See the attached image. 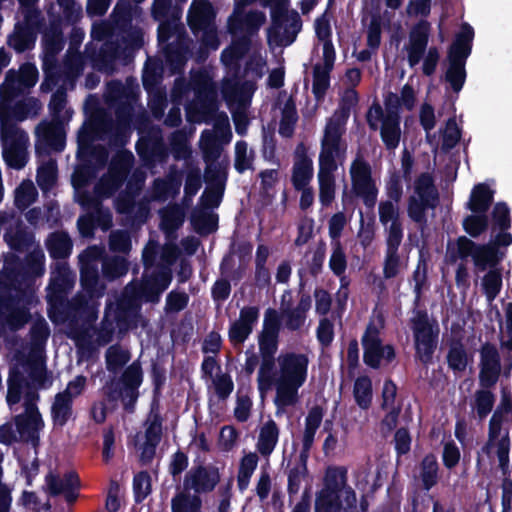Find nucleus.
Instances as JSON below:
<instances>
[{
  "instance_id": "nucleus-60",
  "label": "nucleus",
  "mask_w": 512,
  "mask_h": 512,
  "mask_svg": "<svg viewBox=\"0 0 512 512\" xmlns=\"http://www.w3.org/2000/svg\"><path fill=\"white\" fill-rule=\"evenodd\" d=\"M247 49V41L244 39L242 42H234L229 48L222 52V61L226 66L233 65Z\"/></svg>"
},
{
  "instance_id": "nucleus-2",
  "label": "nucleus",
  "mask_w": 512,
  "mask_h": 512,
  "mask_svg": "<svg viewBox=\"0 0 512 512\" xmlns=\"http://www.w3.org/2000/svg\"><path fill=\"white\" fill-rule=\"evenodd\" d=\"M175 237L167 238V243L162 249L161 267L150 272L156 244L150 241L143 250V261L146 266V274L140 285L130 284L125 288L123 297L116 303H110L107 307L105 320L108 324V331L112 332L116 326L121 330L127 326L131 317L137 313L141 301H157L159 295L171 283V265L178 257V249L173 242Z\"/></svg>"
},
{
  "instance_id": "nucleus-51",
  "label": "nucleus",
  "mask_w": 512,
  "mask_h": 512,
  "mask_svg": "<svg viewBox=\"0 0 512 512\" xmlns=\"http://www.w3.org/2000/svg\"><path fill=\"white\" fill-rule=\"evenodd\" d=\"M347 261L339 240L333 241L329 267L336 274L341 275L346 270Z\"/></svg>"
},
{
  "instance_id": "nucleus-16",
  "label": "nucleus",
  "mask_w": 512,
  "mask_h": 512,
  "mask_svg": "<svg viewBox=\"0 0 512 512\" xmlns=\"http://www.w3.org/2000/svg\"><path fill=\"white\" fill-rule=\"evenodd\" d=\"M132 155L122 152L111 163L108 175L103 177L96 186L98 197L110 196L122 183L131 165Z\"/></svg>"
},
{
  "instance_id": "nucleus-39",
  "label": "nucleus",
  "mask_w": 512,
  "mask_h": 512,
  "mask_svg": "<svg viewBox=\"0 0 512 512\" xmlns=\"http://www.w3.org/2000/svg\"><path fill=\"white\" fill-rule=\"evenodd\" d=\"M47 246L51 256L54 258H64L71 251L70 239L63 232L52 234L47 241Z\"/></svg>"
},
{
  "instance_id": "nucleus-53",
  "label": "nucleus",
  "mask_w": 512,
  "mask_h": 512,
  "mask_svg": "<svg viewBox=\"0 0 512 512\" xmlns=\"http://www.w3.org/2000/svg\"><path fill=\"white\" fill-rule=\"evenodd\" d=\"M127 264L123 257L107 259L103 263V274L109 279H114L127 272Z\"/></svg>"
},
{
  "instance_id": "nucleus-12",
  "label": "nucleus",
  "mask_w": 512,
  "mask_h": 512,
  "mask_svg": "<svg viewBox=\"0 0 512 512\" xmlns=\"http://www.w3.org/2000/svg\"><path fill=\"white\" fill-rule=\"evenodd\" d=\"M364 361L372 368H377L394 358V350L390 345H382L378 328L370 324L362 338Z\"/></svg>"
},
{
  "instance_id": "nucleus-1",
  "label": "nucleus",
  "mask_w": 512,
  "mask_h": 512,
  "mask_svg": "<svg viewBox=\"0 0 512 512\" xmlns=\"http://www.w3.org/2000/svg\"><path fill=\"white\" fill-rule=\"evenodd\" d=\"M279 330L277 311L266 310L258 339L261 362L257 384L262 397L274 388L273 403L278 417L285 414L288 407L299 402V389L307 381L310 363L308 354L295 351L281 352L275 359Z\"/></svg>"
},
{
  "instance_id": "nucleus-44",
  "label": "nucleus",
  "mask_w": 512,
  "mask_h": 512,
  "mask_svg": "<svg viewBox=\"0 0 512 512\" xmlns=\"http://www.w3.org/2000/svg\"><path fill=\"white\" fill-rule=\"evenodd\" d=\"M378 471L373 472L369 467L359 468L355 474V485L363 492L374 491L379 484L377 483Z\"/></svg>"
},
{
  "instance_id": "nucleus-64",
  "label": "nucleus",
  "mask_w": 512,
  "mask_h": 512,
  "mask_svg": "<svg viewBox=\"0 0 512 512\" xmlns=\"http://www.w3.org/2000/svg\"><path fill=\"white\" fill-rule=\"evenodd\" d=\"M449 366L457 371H462L467 365V356L460 346L453 347L448 355Z\"/></svg>"
},
{
  "instance_id": "nucleus-11",
  "label": "nucleus",
  "mask_w": 512,
  "mask_h": 512,
  "mask_svg": "<svg viewBox=\"0 0 512 512\" xmlns=\"http://www.w3.org/2000/svg\"><path fill=\"white\" fill-rule=\"evenodd\" d=\"M437 201V191L433 185L430 174L424 173L420 175L413 186V193L410 196L408 215L416 221L422 222L425 218V211L433 208Z\"/></svg>"
},
{
  "instance_id": "nucleus-25",
  "label": "nucleus",
  "mask_w": 512,
  "mask_h": 512,
  "mask_svg": "<svg viewBox=\"0 0 512 512\" xmlns=\"http://www.w3.org/2000/svg\"><path fill=\"white\" fill-rule=\"evenodd\" d=\"M259 316V310L256 307H244L240 311L238 320L230 327L229 337L234 344L243 343L253 330Z\"/></svg>"
},
{
  "instance_id": "nucleus-26",
  "label": "nucleus",
  "mask_w": 512,
  "mask_h": 512,
  "mask_svg": "<svg viewBox=\"0 0 512 512\" xmlns=\"http://www.w3.org/2000/svg\"><path fill=\"white\" fill-rule=\"evenodd\" d=\"M46 483L52 494L63 493L68 502H73L77 498L76 490L79 488L80 482L74 472L67 473L63 479L50 474L46 477Z\"/></svg>"
},
{
  "instance_id": "nucleus-33",
  "label": "nucleus",
  "mask_w": 512,
  "mask_h": 512,
  "mask_svg": "<svg viewBox=\"0 0 512 512\" xmlns=\"http://www.w3.org/2000/svg\"><path fill=\"white\" fill-rule=\"evenodd\" d=\"M323 410L316 406L310 409L305 419V429L303 432V453H307L314 442L315 434L322 422Z\"/></svg>"
},
{
  "instance_id": "nucleus-24",
  "label": "nucleus",
  "mask_w": 512,
  "mask_h": 512,
  "mask_svg": "<svg viewBox=\"0 0 512 512\" xmlns=\"http://www.w3.org/2000/svg\"><path fill=\"white\" fill-rule=\"evenodd\" d=\"M487 449L490 454H495L499 461V466L503 471L509 465L510 438L509 431L503 428L489 427V439Z\"/></svg>"
},
{
  "instance_id": "nucleus-27",
  "label": "nucleus",
  "mask_w": 512,
  "mask_h": 512,
  "mask_svg": "<svg viewBox=\"0 0 512 512\" xmlns=\"http://www.w3.org/2000/svg\"><path fill=\"white\" fill-rule=\"evenodd\" d=\"M161 421L158 415L151 414L147 420V427L145 431V441L140 445L141 458L144 461H150L155 453V448L161 438Z\"/></svg>"
},
{
  "instance_id": "nucleus-23",
  "label": "nucleus",
  "mask_w": 512,
  "mask_h": 512,
  "mask_svg": "<svg viewBox=\"0 0 512 512\" xmlns=\"http://www.w3.org/2000/svg\"><path fill=\"white\" fill-rule=\"evenodd\" d=\"M2 225L6 230L4 239L11 248L20 250L29 244L30 236L22 229L20 219L14 214L0 213V227Z\"/></svg>"
},
{
  "instance_id": "nucleus-49",
  "label": "nucleus",
  "mask_w": 512,
  "mask_h": 512,
  "mask_svg": "<svg viewBox=\"0 0 512 512\" xmlns=\"http://www.w3.org/2000/svg\"><path fill=\"white\" fill-rule=\"evenodd\" d=\"M438 465L435 456H426L421 465V479L426 489L435 485L437 480Z\"/></svg>"
},
{
  "instance_id": "nucleus-18",
  "label": "nucleus",
  "mask_w": 512,
  "mask_h": 512,
  "mask_svg": "<svg viewBox=\"0 0 512 512\" xmlns=\"http://www.w3.org/2000/svg\"><path fill=\"white\" fill-rule=\"evenodd\" d=\"M192 84L197 97L195 105H199V115L196 116V120H205L206 114L215 110L216 90L214 84L207 73L195 75Z\"/></svg>"
},
{
  "instance_id": "nucleus-20",
  "label": "nucleus",
  "mask_w": 512,
  "mask_h": 512,
  "mask_svg": "<svg viewBox=\"0 0 512 512\" xmlns=\"http://www.w3.org/2000/svg\"><path fill=\"white\" fill-rule=\"evenodd\" d=\"M429 31L430 25L426 21L419 22L410 31L409 42L405 49L411 67H414L420 62L428 44Z\"/></svg>"
},
{
  "instance_id": "nucleus-55",
  "label": "nucleus",
  "mask_w": 512,
  "mask_h": 512,
  "mask_svg": "<svg viewBox=\"0 0 512 512\" xmlns=\"http://www.w3.org/2000/svg\"><path fill=\"white\" fill-rule=\"evenodd\" d=\"M492 218L493 230H507L510 227V210L505 203L499 202L494 206Z\"/></svg>"
},
{
  "instance_id": "nucleus-48",
  "label": "nucleus",
  "mask_w": 512,
  "mask_h": 512,
  "mask_svg": "<svg viewBox=\"0 0 512 512\" xmlns=\"http://www.w3.org/2000/svg\"><path fill=\"white\" fill-rule=\"evenodd\" d=\"M56 181V163L49 160L38 168L37 183L44 191L49 190Z\"/></svg>"
},
{
  "instance_id": "nucleus-43",
  "label": "nucleus",
  "mask_w": 512,
  "mask_h": 512,
  "mask_svg": "<svg viewBox=\"0 0 512 512\" xmlns=\"http://www.w3.org/2000/svg\"><path fill=\"white\" fill-rule=\"evenodd\" d=\"M201 148L203 150L207 162H213L220 155V149L216 144L215 135L211 131H204L200 140ZM213 163H210L206 172V177L209 178Z\"/></svg>"
},
{
  "instance_id": "nucleus-19",
  "label": "nucleus",
  "mask_w": 512,
  "mask_h": 512,
  "mask_svg": "<svg viewBox=\"0 0 512 512\" xmlns=\"http://www.w3.org/2000/svg\"><path fill=\"white\" fill-rule=\"evenodd\" d=\"M479 381L483 387H492L496 384L500 374V359L496 348L484 345L481 349Z\"/></svg>"
},
{
  "instance_id": "nucleus-14",
  "label": "nucleus",
  "mask_w": 512,
  "mask_h": 512,
  "mask_svg": "<svg viewBox=\"0 0 512 512\" xmlns=\"http://www.w3.org/2000/svg\"><path fill=\"white\" fill-rule=\"evenodd\" d=\"M412 329L417 354L423 362H427L434 351L437 332L434 331L427 315L420 312L412 318Z\"/></svg>"
},
{
  "instance_id": "nucleus-40",
  "label": "nucleus",
  "mask_w": 512,
  "mask_h": 512,
  "mask_svg": "<svg viewBox=\"0 0 512 512\" xmlns=\"http://www.w3.org/2000/svg\"><path fill=\"white\" fill-rule=\"evenodd\" d=\"M95 254V250H88L85 254L80 256L81 262L84 258H89ZM81 281L87 292L93 295L96 292L95 285L98 281L97 270L90 265V263H82L81 267Z\"/></svg>"
},
{
  "instance_id": "nucleus-41",
  "label": "nucleus",
  "mask_w": 512,
  "mask_h": 512,
  "mask_svg": "<svg viewBox=\"0 0 512 512\" xmlns=\"http://www.w3.org/2000/svg\"><path fill=\"white\" fill-rule=\"evenodd\" d=\"M356 403L363 409H367L372 399V383L368 377L362 376L356 379L353 390Z\"/></svg>"
},
{
  "instance_id": "nucleus-32",
  "label": "nucleus",
  "mask_w": 512,
  "mask_h": 512,
  "mask_svg": "<svg viewBox=\"0 0 512 512\" xmlns=\"http://www.w3.org/2000/svg\"><path fill=\"white\" fill-rule=\"evenodd\" d=\"M171 512H202V499L185 489L179 490L171 499Z\"/></svg>"
},
{
  "instance_id": "nucleus-34",
  "label": "nucleus",
  "mask_w": 512,
  "mask_h": 512,
  "mask_svg": "<svg viewBox=\"0 0 512 512\" xmlns=\"http://www.w3.org/2000/svg\"><path fill=\"white\" fill-rule=\"evenodd\" d=\"M258 462L259 457L255 452L244 453L240 459L237 474V485L240 491H244L248 488L250 479L258 466Z\"/></svg>"
},
{
  "instance_id": "nucleus-7",
  "label": "nucleus",
  "mask_w": 512,
  "mask_h": 512,
  "mask_svg": "<svg viewBox=\"0 0 512 512\" xmlns=\"http://www.w3.org/2000/svg\"><path fill=\"white\" fill-rule=\"evenodd\" d=\"M473 37V28L468 24H463L449 52V68L446 79L455 92H459L465 82V59L471 52Z\"/></svg>"
},
{
  "instance_id": "nucleus-9",
  "label": "nucleus",
  "mask_w": 512,
  "mask_h": 512,
  "mask_svg": "<svg viewBox=\"0 0 512 512\" xmlns=\"http://www.w3.org/2000/svg\"><path fill=\"white\" fill-rule=\"evenodd\" d=\"M65 106V96L63 93H56L52 96L50 109L52 110L55 121L41 122L36 128L37 148H49L61 150L64 146V128L58 121L60 113Z\"/></svg>"
},
{
  "instance_id": "nucleus-56",
  "label": "nucleus",
  "mask_w": 512,
  "mask_h": 512,
  "mask_svg": "<svg viewBox=\"0 0 512 512\" xmlns=\"http://www.w3.org/2000/svg\"><path fill=\"white\" fill-rule=\"evenodd\" d=\"M133 490L136 501L144 500L151 493V478L145 473L141 472L134 477Z\"/></svg>"
},
{
  "instance_id": "nucleus-13",
  "label": "nucleus",
  "mask_w": 512,
  "mask_h": 512,
  "mask_svg": "<svg viewBox=\"0 0 512 512\" xmlns=\"http://www.w3.org/2000/svg\"><path fill=\"white\" fill-rule=\"evenodd\" d=\"M350 176L354 192L363 198L367 206H373L377 198V188L371 178L370 166L357 158L351 164Z\"/></svg>"
},
{
  "instance_id": "nucleus-58",
  "label": "nucleus",
  "mask_w": 512,
  "mask_h": 512,
  "mask_svg": "<svg viewBox=\"0 0 512 512\" xmlns=\"http://www.w3.org/2000/svg\"><path fill=\"white\" fill-rule=\"evenodd\" d=\"M464 228L468 234L473 237L480 235L483 231L486 230L488 222L487 217L482 215H470L468 216L464 222Z\"/></svg>"
},
{
  "instance_id": "nucleus-61",
  "label": "nucleus",
  "mask_w": 512,
  "mask_h": 512,
  "mask_svg": "<svg viewBox=\"0 0 512 512\" xmlns=\"http://www.w3.org/2000/svg\"><path fill=\"white\" fill-rule=\"evenodd\" d=\"M387 251H398L403 238L401 223L385 226Z\"/></svg>"
},
{
  "instance_id": "nucleus-46",
  "label": "nucleus",
  "mask_w": 512,
  "mask_h": 512,
  "mask_svg": "<svg viewBox=\"0 0 512 512\" xmlns=\"http://www.w3.org/2000/svg\"><path fill=\"white\" fill-rule=\"evenodd\" d=\"M37 197V190L32 181H23L15 190V204L19 209L31 205Z\"/></svg>"
},
{
  "instance_id": "nucleus-47",
  "label": "nucleus",
  "mask_w": 512,
  "mask_h": 512,
  "mask_svg": "<svg viewBox=\"0 0 512 512\" xmlns=\"http://www.w3.org/2000/svg\"><path fill=\"white\" fill-rule=\"evenodd\" d=\"M494 400V395L488 390H479L475 393L472 407L480 419L485 418L491 412Z\"/></svg>"
},
{
  "instance_id": "nucleus-38",
  "label": "nucleus",
  "mask_w": 512,
  "mask_h": 512,
  "mask_svg": "<svg viewBox=\"0 0 512 512\" xmlns=\"http://www.w3.org/2000/svg\"><path fill=\"white\" fill-rule=\"evenodd\" d=\"M171 7V0H155L153 5V16L160 21L158 28L159 40L166 41L169 38V25L165 22Z\"/></svg>"
},
{
  "instance_id": "nucleus-22",
  "label": "nucleus",
  "mask_w": 512,
  "mask_h": 512,
  "mask_svg": "<svg viewBox=\"0 0 512 512\" xmlns=\"http://www.w3.org/2000/svg\"><path fill=\"white\" fill-rule=\"evenodd\" d=\"M323 63L314 68L313 93L319 99L329 86V73L333 69L335 51L332 43H325L323 47Z\"/></svg>"
},
{
  "instance_id": "nucleus-8",
  "label": "nucleus",
  "mask_w": 512,
  "mask_h": 512,
  "mask_svg": "<svg viewBox=\"0 0 512 512\" xmlns=\"http://www.w3.org/2000/svg\"><path fill=\"white\" fill-rule=\"evenodd\" d=\"M471 256L475 267L479 271L486 268H495L502 258L497 249L490 243L486 245H476L466 237H460L457 242L448 245L447 257L450 261H456L457 258H466Z\"/></svg>"
},
{
  "instance_id": "nucleus-29",
  "label": "nucleus",
  "mask_w": 512,
  "mask_h": 512,
  "mask_svg": "<svg viewBox=\"0 0 512 512\" xmlns=\"http://www.w3.org/2000/svg\"><path fill=\"white\" fill-rule=\"evenodd\" d=\"M279 439V428L273 420L264 423L259 431L256 444L257 451L268 457L275 449Z\"/></svg>"
},
{
  "instance_id": "nucleus-4",
  "label": "nucleus",
  "mask_w": 512,
  "mask_h": 512,
  "mask_svg": "<svg viewBox=\"0 0 512 512\" xmlns=\"http://www.w3.org/2000/svg\"><path fill=\"white\" fill-rule=\"evenodd\" d=\"M343 125L344 121L341 120L340 116L334 115L327 123L324 131L317 173L319 201L323 206H329L335 199L336 180L334 172L337 170L336 158L344 151L341 144Z\"/></svg>"
},
{
  "instance_id": "nucleus-50",
  "label": "nucleus",
  "mask_w": 512,
  "mask_h": 512,
  "mask_svg": "<svg viewBox=\"0 0 512 512\" xmlns=\"http://www.w3.org/2000/svg\"><path fill=\"white\" fill-rule=\"evenodd\" d=\"M253 152L248 149L245 142L240 141L235 145V168L243 172L252 167Z\"/></svg>"
},
{
  "instance_id": "nucleus-37",
  "label": "nucleus",
  "mask_w": 512,
  "mask_h": 512,
  "mask_svg": "<svg viewBox=\"0 0 512 512\" xmlns=\"http://www.w3.org/2000/svg\"><path fill=\"white\" fill-rule=\"evenodd\" d=\"M501 287L502 274L498 268L490 269L481 278V288L489 303L497 297Z\"/></svg>"
},
{
  "instance_id": "nucleus-15",
  "label": "nucleus",
  "mask_w": 512,
  "mask_h": 512,
  "mask_svg": "<svg viewBox=\"0 0 512 512\" xmlns=\"http://www.w3.org/2000/svg\"><path fill=\"white\" fill-rule=\"evenodd\" d=\"M220 481V472L216 466H198L187 472L183 481V489L194 491L193 494L211 492Z\"/></svg>"
},
{
  "instance_id": "nucleus-5",
  "label": "nucleus",
  "mask_w": 512,
  "mask_h": 512,
  "mask_svg": "<svg viewBox=\"0 0 512 512\" xmlns=\"http://www.w3.org/2000/svg\"><path fill=\"white\" fill-rule=\"evenodd\" d=\"M357 496L348 484V470L344 466L326 469L322 488L315 500L316 512H350L355 508Z\"/></svg>"
},
{
  "instance_id": "nucleus-45",
  "label": "nucleus",
  "mask_w": 512,
  "mask_h": 512,
  "mask_svg": "<svg viewBox=\"0 0 512 512\" xmlns=\"http://www.w3.org/2000/svg\"><path fill=\"white\" fill-rule=\"evenodd\" d=\"M71 401L72 399L68 397L65 393H59L56 395L55 401L52 406V414L54 421L57 424H65L67 419L71 415Z\"/></svg>"
},
{
  "instance_id": "nucleus-35",
  "label": "nucleus",
  "mask_w": 512,
  "mask_h": 512,
  "mask_svg": "<svg viewBox=\"0 0 512 512\" xmlns=\"http://www.w3.org/2000/svg\"><path fill=\"white\" fill-rule=\"evenodd\" d=\"M492 199L493 191L485 184H478L471 192L469 208L474 213H485Z\"/></svg>"
},
{
  "instance_id": "nucleus-63",
  "label": "nucleus",
  "mask_w": 512,
  "mask_h": 512,
  "mask_svg": "<svg viewBox=\"0 0 512 512\" xmlns=\"http://www.w3.org/2000/svg\"><path fill=\"white\" fill-rule=\"evenodd\" d=\"M334 338V325L327 318L320 320L317 327V339L323 346H328Z\"/></svg>"
},
{
  "instance_id": "nucleus-6",
  "label": "nucleus",
  "mask_w": 512,
  "mask_h": 512,
  "mask_svg": "<svg viewBox=\"0 0 512 512\" xmlns=\"http://www.w3.org/2000/svg\"><path fill=\"white\" fill-rule=\"evenodd\" d=\"M397 103V95L390 94L385 101V110L379 104H373L367 112L369 126L374 130L380 128L382 141L388 149H395L401 137Z\"/></svg>"
},
{
  "instance_id": "nucleus-21",
  "label": "nucleus",
  "mask_w": 512,
  "mask_h": 512,
  "mask_svg": "<svg viewBox=\"0 0 512 512\" xmlns=\"http://www.w3.org/2000/svg\"><path fill=\"white\" fill-rule=\"evenodd\" d=\"M142 382V372L138 364L133 363L123 374L118 383V396L122 399L126 408H132L138 397V387Z\"/></svg>"
},
{
  "instance_id": "nucleus-17",
  "label": "nucleus",
  "mask_w": 512,
  "mask_h": 512,
  "mask_svg": "<svg viewBox=\"0 0 512 512\" xmlns=\"http://www.w3.org/2000/svg\"><path fill=\"white\" fill-rule=\"evenodd\" d=\"M36 398L34 392L29 393L25 401V412L16 418L18 432L27 441H35L38 432L43 428V421L34 403Z\"/></svg>"
},
{
  "instance_id": "nucleus-30",
  "label": "nucleus",
  "mask_w": 512,
  "mask_h": 512,
  "mask_svg": "<svg viewBox=\"0 0 512 512\" xmlns=\"http://www.w3.org/2000/svg\"><path fill=\"white\" fill-rule=\"evenodd\" d=\"M313 162L305 154H297L293 165L292 182L296 189L309 186L313 177Z\"/></svg>"
},
{
  "instance_id": "nucleus-36",
  "label": "nucleus",
  "mask_w": 512,
  "mask_h": 512,
  "mask_svg": "<svg viewBox=\"0 0 512 512\" xmlns=\"http://www.w3.org/2000/svg\"><path fill=\"white\" fill-rule=\"evenodd\" d=\"M160 214L162 230L166 233L167 238L174 237V231L182 225L184 220L182 209L178 206H171L163 209Z\"/></svg>"
},
{
  "instance_id": "nucleus-10",
  "label": "nucleus",
  "mask_w": 512,
  "mask_h": 512,
  "mask_svg": "<svg viewBox=\"0 0 512 512\" xmlns=\"http://www.w3.org/2000/svg\"><path fill=\"white\" fill-rule=\"evenodd\" d=\"M215 12L213 7L206 0H194L188 12V24L190 28L197 32H203L202 41L204 45L211 49L218 48L216 28L214 25Z\"/></svg>"
},
{
  "instance_id": "nucleus-59",
  "label": "nucleus",
  "mask_w": 512,
  "mask_h": 512,
  "mask_svg": "<svg viewBox=\"0 0 512 512\" xmlns=\"http://www.w3.org/2000/svg\"><path fill=\"white\" fill-rule=\"evenodd\" d=\"M223 194V179L220 177L217 183L208 188L202 195V201L206 207H216L219 205Z\"/></svg>"
},
{
  "instance_id": "nucleus-57",
  "label": "nucleus",
  "mask_w": 512,
  "mask_h": 512,
  "mask_svg": "<svg viewBox=\"0 0 512 512\" xmlns=\"http://www.w3.org/2000/svg\"><path fill=\"white\" fill-rule=\"evenodd\" d=\"M106 359L108 368L117 370L129 361L130 355L128 351L112 346L107 351Z\"/></svg>"
},
{
  "instance_id": "nucleus-28",
  "label": "nucleus",
  "mask_w": 512,
  "mask_h": 512,
  "mask_svg": "<svg viewBox=\"0 0 512 512\" xmlns=\"http://www.w3.org/2000/svg\"><path fill=\"white\" fill-rule=\"evenodd\" d=\"M91 177L92 173L89 167L79 166L72 176V184L75 189V197L84 208L98 209L97 199L88 196L83 190Z\"/></svg>"
},
{
  "instance_id": "nucleus-62",
  "label": "nucleus",
  "mask_w": 512,
  "mask_h": 512,
  "mask_svg": "<svg viewBox=\"0 0 512 512\" xmlns=\"http://www.w3.org/2000/svg\"><path fill=\"white\" fill-rule=\"evenodd\" d=\"M460 139V130L454 119H449L443 132V147L445 149L453 148Z\"/></svg>"
},
{
  "instance_id": "nucleus-54",
  "label": "nucleus",
  "mask_w": 512,
  "mask_h": 512,
  "mask_svg": "<svg viewBox=\"0 0 512 512\" xmlns=\"http://www.w3.org/2000/svg\"><path fill=\"white\" fill-rule=\"evenodd\" d=\"M512 411V401L510 397L506 394H503L501 402L497 406L494 411L490 422L489 427L502 428V423L505 421V417Z\"/></svg>"
},
{
  "instance_id": "nucleus-3",
  "label": "nucleus",
  "mask_w": 512,
  "mask_h": 512,
  "mask_svg": "<svg viewBox=\"0 0 512 512\" xmlns=\"http://www.w3.org/2000/svg\"><path fill=\"white\" fill-rule=\"evenodd\" d=\"M38 71L32 64H24L18 72L10 70L0 86V137L3 158L9 167L21 169L27 162L28 135L13 122L9 102L18 93L34 86Z\"/></svg>"
},
{
  "instance_id": "nucleus-31",
  "label": "nucleus",
  "mask_w": 512,
  "mask_h": 512,
  "mask_svg": "<svg viewBox=\"0 0 512 512\" xmlns=\"http://www.w3.org/2000/svg\"><path fill=\"white\" fill-rule=\"evenodd\" d=\"M401 196V190L395 188L390 191V200L383 201L379 204V220L385 226L400 223V213L398 201Z\"/></svg>"
},
{
  "instance_id": "nucleus-52",
  "label": "nucleus",
  "mask_w": 512,
  "mask_h": 512,
  "mask_svg": "<svg viewBox=\"0 0 512 512\" xmlns=\"http://www.w3.org/2000/svg\"><path fill=\"white\" fill-rule=\"evenodd\" d=\"M41 108L38 100L34 98H28L17 105L13 111V117L19 121H22L28 117H33L38 114Z\"/></svg>"
},
{
  "instance_id": "nucleus-42",
  "label": "nucleus",
  "mask_w": 512,
  "mask_h": 512,
  "mask_svg": "<svg viewBox=\"0 0 512 512\" xmlns=\"http://www.w3.org/2000/svg\"><path fill=\"white\" fill-rule=\"evenodd\" d=\"M73 283L71 272L65 264H59L52 272L49 289L54 293H60L69 288Z\"/></svg>"
}]
</instances>
